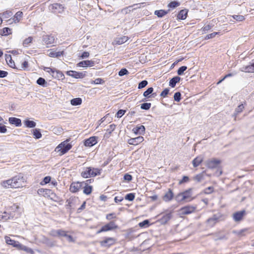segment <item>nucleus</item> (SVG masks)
Returning a JSON list of instances; mask_svg holds the SVG:
<instances>
[{
    "label": "nucleus",
    "instance_id": "43",
    "mask_svg": "<svg viewBox=\"0 0 254 254\" xmlns=\"http://www.w3.org/2000/svg\"><path fill=\"white\" fill-rule=\"evenodd\" d=\"M93 188L90 185H84L83 187V193L86 195H89L93 191Z\"/></svg>",
    "mask_w": 254,
    "mask_h": 254
},
{
    "label": "nucleus",
    "instance_id": "54",
    "mask_svg": "<svg viewBox=\"0 0 254 254\" xmlns=\"http://www.w3.org/2000/svg\"><path fill=\"white\" fill-rule=\"evenodd\" d=\"M140 108L142 110L148 111L149 110L151 106V103L144 102L140 105Z\"/></svg>",
    "mask_w": 254,
    "mask_h": 254
},
{
    "label": "nucleus",
    "instance_id": "47",
    "mask_svg": "<svg viewBox=\"0 0 254 254\" xmlns=\"http://www.w3.org/2000/svg\"><path fill=\"white\" fill-rule=\"evenodd\" d=\"M116 125L114 124H111L109 126V128L107 129V132L105 134L104 137L107 138L109 137L112 132L115 129Z\"/></svg>",
    "mask_w": 254,
    "mask_h": 254
},
{
    "label": "nucleus",
    "instance_id": "4",
    "mask_svg": "<svg viewBox=\"0 0 254 254\" xmlns=\"http://www.w3.org/2000/svg\"><path fill=\"white\" fill-rule=\"evenodd\" d=\"M173 211L168 209L165 210L163 212L161 213L158 215V217H160L157 222L160 223L161 225L166 224L172 218Z\"/></svg>",
    "mask_w": 254,
    "mask_h": 254
},
{
    "label": "nucleus",
    "instance_id": "29",
    "mask_svg": "<svg viewBox=\"0 0 254 254\" xmlns=\"http://www.w3.org/2000/svg\"><path fill=\"white\" fill-rule=\"evenodd\" d=\"M129 39V37L126 36H122L120 37H117L114 40V43L116 45H122L125 43H126Z\"/></svg>",
    "mask_w": 254,
    "mask_h": 254
},
{
    "label": "nucleus",
    "instance_id": "26",
    "mask_svg": "<svg viewBox=\"0 0 254 254\" xmlns=\"http://www.w3.org/2000/svg\"><path fill=\"white\" fill-rule=\"evenodd\" d=\"M42 41L47 45L51 44L54 43L55 37L52 35H45L42 37Z\"/></svg>",
    "mask_w": 254,
    "mask_h": 254
},
{
    "label": "nucleus",
    "instance_id": "27",
    "mask_svg": "<svg viewBox=\"0 0 254 254\" xmlns=\"http://www.w3.org/2000/svg\"><path fill=\"white\" fill-rule=\"evenodd\" d=\"M181 80L182 78L180 76L178 75L175 76L170 79L169 85L172 88H174L176 86L177 83H179Z\"/></svg>",
    "mask_w": 254,
    "mask_h": 254
},
{
    "label": "nucleus",
    "instance_id": "58",
    "mask_svg": "<svg viewBox=\"0 0 254 254\" xmlns=\"http://www.w3.org/2000/svg\"><path fill=\"white\" fill-rule=\"evenodd\" d=\"M188 67L186 65H183L180 67L177 71L178 76L183 75L184 74V72L187 69Z\"/></svg>",
    "mask_w": 254,
    "mask_h": 254
},
{
    "label": "nucleus",
    "instance_id": "28",
    "mask_svg": "<svg viewBox=\"0 0 254 254\" xmlns=\"http://www.w3.org/2000/svg\"><path fill=\"white\" fill-rule=\"evenodd\" d=\"M192 190L193 189L190 188L184 190L182 192H181V194L183 196V199H185V200H186L187 199L190 198L191 196Z\"/></svg>",
    "mask_w": 254,
    "mask_h": 254
},
{
    "label": "nucleus",
    "instance_id": "13",
    "mask_svg": "<svg viewBox=\"0 0 254 254\" xmlns=\"http://www.w3.org/2000/svg\"><path fill=\"white\" fill-rule=\"evenodd\" d=\"M50 74L54 78L59 80H63L65 78L64 73L61 70L55 67L50 69Z\"/></svg>",
    "mask_w": 254,
    "mask_h": 254
},
{
    "label": "nucleus",
    "instance_id": "62",
    "mask_svg": "<svg viewBox=\"0 0 254 254\" xmlns=\"http://www.w3.org/2000/svg\"><path fill=\"white\" fill-rule=\"evenodd\" d=\"M148 84V82L146 80H141L138 83L137 88L138 89H141L146 87Z\"/></svg>",
    "mask_w": 254,
    "mask_h": 254
},
{
    "label": "nucleus",
    "instance_id": "2",
    "mask_svg": "<svg viewBox=\"0 0 254 254\" xmlns=\"http://www.w3.org/2000/svg\"><path fill=\"white\" fill-rule=\"evenodd\" d=\"M102 171V169L101 168L87 167L84 171L81 173V176L85 179L95 177L100 175Z\"/></svg>",
    "mask_w": 254,
    "mask_h": 254
},
{
    "label": "nucleus",
    "instance_id": "16",
    "mask_svg": "<svg viewBox=\"0 0 254 254\" xmlns=\"http://www.w3.org/2000/svg\"><path fill=\"white\" fill-rule=\"evenodd\" d=\"M4 239L5 242L7 245H11L13 247L16 248L18 250H20L23 244L17 241L11 239L9 237L7 236H5Z\"/></svg>",
    "mask_w": 254,
    "mask_h": 254
},
{
    "label": "nucleus",
    "instance_id": "33",
    "mask_svg": "<svg viewBox=\"0 0 254 254\" xmlns=\"http://www.w3.org/2000/svg\"><path fill=\"white\" fill-rule=\"evenodd\" d=\"M203 161V157L201 156H198L194 158L192 161L193 167H198Z\"/></svg>",
    "mask_w": 254,
    "mask_h": 254
},
{
    "label": "nucleus",
    "instance_id": "5",
    "mask_svg": "<svg viewBox=\"0 0 254 254\" xmlns=\"http://www.w3.org/2000/svg\"><path fill=\"white\" fill-rule=\"evenodd\" d=\"M11 179L12 180V188H19L24 186L25 179L23 174L22 173L18 174Z\"/></svg>",
    "mask_w": 254,
    "mask_h": 254
},
{
    "label": "nucleus",
    "instance_id": "38",
    "mask_svg": "<svg viewBox=\"0 0 254 254\" xmlns=\"http://www.w3.org/2000/svg\"><path fill=\"white\" fill-rule=\"evenodd\" d=\"M63 232H64V230L62 229H58V230L53 229L50 232V234L51 236L54 237H61L62 236Z\"/></svg>",
    "mask_w": 254,
    "mask_h": 254
},
{
    "label": "nucleus",
    "instance_id": "22",
    "mask_svg": "<svg viewBox=\"0 0 254 254\" xmlns=\"http://www.w3.org/2000/svg\"><path fill=\"white\" fill-rule=\"evenodd\" d=\"M240 70L245 72H254V59L252 60V62L250 63L249 65L244 66L241 68Z\"/></svg>",
    "mask_w": 254,
    "mask_h": 254
},
{
    "label": "nucleus",
    "instance_id": "7",
    "mask_svg": "<svg viewBox=\"0 0 254 254\" xmlns=\"http://www.w3.org/2000/svg\"><path fill=\"white\" fill-rule=\"evenodd\" d=\"M221 163L222 161L220 159L213 158L206 160L204 162V165L208 169H213L219 168Z\"/></svg>",
    "mask_w": 254,
    "mask_h": 254
},
{
    "label": "nucleus",
    "instance_id": "55",
    "mask_svg": "<svg viewBox=\"0 0 254 254\" xmlns=\"http://www.w3.org/2000/svg\"><path fill=\"white\" fill-rule=\"evenodd\" d=\"M13 13L10 10H7L3 12L0 13V16L1 18L2 17L3 18H8L12 16Z\"/></svg>",
    "mask_w": 254,
    "mask_h": 254
},
{
    "label": "nucleus",
    "instance_id": "6",
    "mask_svg": "<svg viewBox=\"0 0 254 254\" xmlns=\"http://www.w3.org/2000/svg\"><path fill=\"white\" fill-rule=\"evenodd\" d=\"M119 228V226L117 225L115 221H110L109 222L106 223L102 226L100 229L98 230L97 234H100L102 232L112 231L115 230Z\"/></svg>",
    "mask_w": 254,
    "mask_h": 254
},
{
    "label": "nucleus",
    "instance_id": "60",
    "mask_svg": "<svg viewBox=\"0 0 254 254\" xmlns=\"http://www.w3.org/2000/svg\"><path fill=\"white\" fill-rule=\"evenodd\" d=\"M170 89L169 88H166L164 89L161 92L160 96L163 98L167 97L168 95L170 94Z\"/></svg>",
    "mask_w": 254,
    "mask_h": 254
},
{
    "label": "nucleus",
    "instance_id": "44",
    "mask_svg": "<svg viewBox=\"0 0 254 254\" xmlns=\"http://www.w3.org/2000/svg\"><path fill=\"white\" fill-rule=\"evenodd\" d=\"M70 104L73 106H76L82 104V100L80 97L74 98L70 100Z\"/></svg>",
    "mask_w": 254,
    "mask_h": 254
},
{
    "label": "nucleus",
    "instance_id": "35",
    "mask_svg": "<svg viewBox=\"0 0 254 254\" xmlns=\"http://www.w3.org/2000/svg\"><path fill=\"white\" fill-rule=\"evenodd\" d=\"M32 133L34 138L36 139H39L42 136L41 129L38 128H35L32 130Z\"/></svg>",
    "mask_w": 254,
    "mask_h": 254
},
{
    "label": "nucleus",
    "instance_id": "14",
    "mask_svg": "<svg viewBox=\"0 0 254 254\" xmlns=\"http://www.w3.org/2000/svg\"><path fill=\"white\" fill-rule=\"evenodd\" d=\"M83 187L81 182H72L69 187V191L72 193H76L78 192Z\"/></svg>",
    "mask_w": 254,
    "mask_h": 254
},
{
    "label": "nucleus",
    "instance_id": "59",
    "mask_svg": "<svg viewBox=\"0 0 254 254\" xmlns=\"http://www.w3.org/2000/svg\"><path fill=\"white\" fill-rule=\"evenodd\" d=\"M20 250L24 251L26 252L27 253L29 254H34L35 253L33 249H32L30 248H29L24 245L22 246V247L20 249Z\"/></svg>",
    "mask_w": 254,
    "mask_h": 254
},
{
    "label": "nucleus",
    "instance_id": "10",
    "mask_svg": "<svg viewBox=\"0 0 254 254\" xmlns=\"http://www.w3.org/2000/svg\"><path fill=\"white\" fill-rule=\"evenodd\" d=\"M246 215L247 212L246 210L243 209L233 213L232 214V218L235 222L239 223L243 220Z\"/></svg>",
    "mask_w": 254,
    "mask_h": 254
},
{
    "label": "nucleus",
    "instance_id": "46",
    "mask_svg": "<svg viewBox=\"0 0 254 254\" xmlns=\"http://www.w3.org/2000/svg\"><path fill=\"white\" fill-rule=\"evenodd\" d=\"M23 15V13L21 11H17L15 15L13 16V17L12 18L13 21L15 23L19 22L20 20H21V18L22 17Z\"/></svg>",
    "mask_w": 254,
    "mask_h": 254
},
{
    "label": "nucleus",
    "instance_id": "40",
    "mask_svg": "<svg viewBox=\"0 0 254 254\" xmlns=\"http://www.w3.org/2000/svg\"><path fill=\"white\" fill-rule=\"evenodd\" d=\"M36 83L43 87H47L49 85L45 79L41 77H40L37 79L36 80Z\"/></svg>",
    "mask_w": 254,
    "mask_h": 254
},
{
    "label": "nucleus",
    "instance_id": "3",
    "mask_svg": "<svg viewBox=\"0 0 254 254\" xmlns=\"http://www.w3.org/2000/svg\"><path fill=\"white\" fill-rule=\"evenodd\" d=\"M224 219V214L219 212L217 213L213 214L211 217L208 218L206 221V223L209 227H213L217 223L223 221Z\"/></svg>",
    "mask_w": 254,
    "mask_h": 254
},
{
    "label": "nucleus",
    "instance_id": "1",
    "mask_svg": "<svg viewBox=\"0 0 254 254\" xmlns=\"http://www.w3.org/2000/svg\"><path fill=\"white\" fill-rule=\"evenodd\" d=\"M71 138H68L65 140L61 142L55 148V151L59 152V155L62 156L66 153L72 147L71 142H69Z\"/></svg>",
    "mask_w": 254,
    "mask_h": 254
},
{
    "label": "nucleus",
    "instance_id": "25",
    "mask_svg": "<svg viewBox=\"0 0 254 254\" xmlns=\"http://www.w3.org/2000/svg\"><path fill=\"white\" fill-rule=\"evenodd\" d=\"M52 190L48 189L41 188L38 190L37 193L40 195L44 197H50Z\"/></svg>",
    "mask_w": 254,
    "mask_h": 254
},
{
    "label": "nucleus",
    "instance_id": "39",
    "mask_svg": "<svg viewBox=\"0 0 254 254\" xmlns=\"http://www.w3.org/2000/svg\"><path fill=\"white\" fill-rule=\"evenodd\" d=\"M181 4L180 2L178 0H173L170 1L167 5L168 7H169L168 9H170V11L171 10L174 9L180 6Z\"/></svg>",
    "mask_w": 254,
    "mask_h": 254
},
{
    "label": "nucleus",
    "instance_id": "51",
    "mask_svg": "<svg viewBox=\"0 0 254 254\" xmlns=\"http://www.w3.org/2000/svg\"><path fill=\"white\" fill-rule=\"evenodd\" d=\"M129 252L133 253V254H141L143 251H141L139 247H133L128 250Z\"/></svg>",
    "mask_w": 254,
    "mask_h": 254
},
{
    "label": "nucleus",
    "instance_id": "50",
    "mask_svg": "<svg viewBox=\"0 0 254 254\" xmlns=\"http://www.w3.org/2000/svg\"><path fill=\"white\" fill-rule=\"evenodd\" d=\"M52 177L50 176H47L45 177L40 183V185L41 186H44L49 184L51 181Z\"/></svg>",
    "mask_w": 254,
    "mask_h": 254
},
{
    "label": "nucleus",
    "instance_id": "52",
    "mask_svg": "<svg viewBox=\"0 0 254 254\" xmlns=\"http://www.w3.org/2000/svg\"><path fill=\"white\" fill-rule=\"evenodd\" d=\"M190 178L189 176L184 175L182 176V179L179 182V185H181L186 183H188L190 181Z\"/></svg>",
    "mask_w": 254,
    "mask_h": 254
},
{
    "label": "nucleus",
    "instance_id": "45",
    "mask_svg": "<svg viewBox=\"0 0 254 254\" xmlns=\"http://www.w3.org/2000/svg\"><path fill=\"white\" fill-rule=\"evenodd\" d=\"M68 232L64 230V232L62 237H65L67 241L69 243H74L75 241V239L71 235L67 234Z\"/></svg>",
    "mask_w": 254,
    "mask_h": 254
},
{
    "label": "nucleus",
    "instance_id": "15",
    "mask_svg": "<svg viewBox=\"0 0 254 254\" xmlns=\"http://www.w3.org/2000/svg\"><path fill=\"white\" fill-rule=\"evenodd\" d=\"M196 207L190 205H187L182 207L180 209V212L182 215H189L194 212Z\"/></svg>",
    "mask_w": 254,
    "mask_h": 254
},
{
    "label": "nucleus",
    "instance_id": "34",
    "mask_svg": "<svg viewBox=\"0 0 254 254\" xmlns=\"http://www.w3.org/2000/svg\"><path fill=\"white\" fill-rule=\"evenodd\" d=\"M42 242L49 247L52 248L55 246V242L46 236L43 237Z\"/></svg>",
    "mask_w": 254,
    "mask_h": 254
},
{
    "label": "nucleus",
    "instance_id": "19",
    "mask_svg": "<svg viewBox=\"0 0 254 254\" xmlns=\"http://www.w3.org/2000/svg\"><path fill=\"white\" fill-rule=\"evenodd\" d=\"M246 105V102L244 101L243 102L241 103V104H240L235 109L234 112L232 115V117L234 118V120L235 121H236L237 115L243 112Z\"/></svg>",
    "mask_w": 254,
    "mask_h": 254
},
{
    "label": "nucleus",
    "instance_id": "41",
    "mask_svg": "<svg viewBox=\"0 0 254 254\" xmlns=\"http://www.w3.org/2000/svg\"><path fill=\"white\" fill-rule=\"evenodd\" d=\"M151 225V223L149 219H145L139 222L138 224V226L141 228H146Z\"/></svg>",
    "mask_w": 254,
    "mask_h": 254
},
{
    "label": "nucleus",
    "instance_id": "31",
    "mask_svg": "<svg viewBox=\"0 0 254 254\" xmlns=\"http://www.w3.org/2000/svg\"><path fill=\"white\" fill-rule=\"evenodd\" d=\"M154 91V88L152 87H148L143 93L144 98L142 99L141 101L144 102L147 99H149L152 92Z\"/></svg>",
    "mask_w": 254,
    "mask_h": 254
},
{
    "label": "nucleus",
    "instance_id": "18",
    "mask_svg": "<svg viewBox=\"0 0 254 254\" xmlns=\"http://www.w3.org/2000/svg\"><path fill=\"white\" fill-rule=\"evenodd\" d=\"M95 64V62L93 60H83L76 64L77 67H92Z\"/></svg>",
    "mask_w": 254,
    "mask_h": 254
},
{
    "label": "nucleus",
    "instance_id": "32",
    "mask_svg": "<svg viewBox=\"0 0 254 254\" xmlns=\"http://www.w3.org/2000/svg\"><path fill=\"white\" fill-rule=\"evenodd\" d=\"M169 12L170 9H160L155 10L154 11V14L158 18H162Z\"/></svg>",
    "mask_w": 254,
    "mask_h": 254
},
{
    "label": "nucleus",
    "instance_id": "9",
    "mask_svg": "<svg viewBox=\"0 0 254 254\" xmlns=\"http://www.w3.org/2000/svg\"><path fill=\"white\" fill-rule=\"evenodd\" d=\"M116 242V239L113 237H105L99 243L101 247L108 248L114 245Z\"/></svg>",
    "mask_w": 254,
    "mask_h": 254
},
{
    "label": "nucleus",
    "instance_id": "24",
    "mask_svg": "<svg viewBox=\"0 0 254 254\" xmlns=\"http://www.w3.org/2000/svg\"><path fill=\"white\" fill-rule=\"evenodd\" d=\"M8 122L10 125H14L16 127H20L22 126L21 119L15 117H9Z\"/></svg>",
    "mask_w": 254,
    "mask_h": 254
},
{
    "label": "nucleus",
    "instance_id": "21",
    "mask_svg": "<svg viewBox=\"0 0 254 254\" xmlns=\"http://www.w3.org/2000/svg\"><path fill=\"white\" fill-rule=\"evenodd\" d=\"M175 197L174 193L171 189H169L168 191L163 196L162 199L165 202L171 201Z\"/></svg>",
    "mask_w": 254,
    "mask_h": 254
},
{
    "label": "nucleus",
    "instance_id": "17",
    "mask_svg": "<svg viewBox=\"0 0 254 254\" xmlns=\"http://www.w3.org/2000/svg\"><path fill=\"white\" fill-rule=\"evenodd\" d=\"M189 9L184 8L179 10L178 13L175 14V16L178 21L183 20L187 18L188 16Z\"/></svg>",
    "mask_w": 254,
    "mask_h": 254
},
{
    "label": "nucleus",
    "instance_id": "56",
    "mask_svg": "<svg viewBox=\"0 0 254 254\" xmlns=\"http://www.w3.org/2000/svg\"><path fill=\"white\" fill-rule=\"evenodd\" d=\"M182 94L180 91L175 93L173 96L174 101L179 102L182 100Z\"/></svg>",
    "mask_w": 254,
    "mask_h": 254
},
{
    "label": "nucleus",
    "instance_id": "36",
    "mask_svg": "<svg viewBox=\"0 0 254 254\" xmlns=\"http://www.w3.org/2000/svg\"><path fill=\"white\" fill-rule=\"evenodd\" d=\"M214 235L215 236V241L227 240L228 239L226 235L222 231H219L217 233H215Z\"/></svg>",
    "mask_w": 254,
    "mask_h": 254
},
{
    "label": "nucleus",
    "instance_id": "61",
    "mask_svg": "<svg viewBox=\"0 0 254 254\" xmlns=\"http://www.w3.org/2000/svg\"><path fill=\"white\" fill-rule=\"evenodd\" d=\"M90 54L87 51H84L80 54H79L78 58L79 59H85L89 58Z\"/></svg>",
    "mask_w": 254,
    "mask_h": 254
},
{
    "label": "nucleus",
    "instance_id": "48",
    "mask_svg": "<svg viewBox=\"0 0 254 254\" xmlns=\"http://www.w3.org/2000/svg\"><path fill=\"white\" fill-rule=\"evenodd\" d=\"M12 180L11 179L3 181L1 183V185L5 188H12Z\"/></svg>",
    "mask_w": 254,
    "mask_h": 254
},
{
    "label": "nucleus",
    "instance_id": "49",
    "mask_svg": "<svg viewBox=\"0 0 254 254\" xmlns=\"http://www.w3.org/2000/svg\"><path fill=\"white\" fill-rule=\"evenodd\" d=\"M206 173V170L203 171L201 173L196 175L193 177V179L200 182L204 179L203 174Z\"/></svg>",
    "mask_w": 254,
    "mask_h": 254
},
{
    "label": "nucleus",
    "instance_id": "11",
    "mask_svg": "<svg viewBox=\"0 0 254 254\" xmlns=\"http://www.w3.org/2000/svg\"><path fill=\"white\" fill-rule=\"evenodd\" d=\"M98 142V137L92 136L83 140V145L86 147H91L96 145Z\"/></svg>",
    "mask_w": 254,
    "mask_h": 254
},
{
    "label": "nucleus",
    "instance_id": "57",
    "mask_svg": "<svg viewBox=\"0 0 254 254\" xmlns=\"http://www.w3.org/2000/svg\"><path fill=\"white\" fill-rule=\"evenodd\" d=\"M135 196V193L130 192V193H127L125 195V199L127 200H128L129 201H132L134 199Z\"/></svg>",
    "mask_w": 254,
    "mask_h": 254
},
{
    "label": "nucleus",
    "instance_id": "23",
    "mask_svg": "<svg viewBox=\"0 0 254 254\" xmlns=\"http://www.w3.org/2000/svg\"><path fill=\"white\" fill-rule=\"evenodd\" d=\"M132 131L136 135H143L145 132V127L143 125H138L132 129Z\"/></svg>",
    "mask_w": 254,
    "mask_h": 254
},
{
    "label": "nucleus",
    "instance_id": "53",
    "mask_svg": "<svg viewBox=\"0 0 254 254\" xmlns=\"http://www.w3.org/2000/svg\"><path fill=\"white\" fill-rule=\"evenodd\" d=\"M6 63L7 64L8 66L12 68L16 69V70H19L21 69L17 67L15 65V63H14V61L12 59V58L10 59H9V60H8V62H6Z\"/></svg>",
    "mask_w": 254,
    "mask_h": 254
},
{
    "label": "nucleus",
    "instance_id": "63",
    "mask_svg": "<svg viewBox=\"0 0 254 254\" xmlns=\"http://www.w3.org/2000/svg\"><path fill=\"white\" fill-rule=\"evenodd\" d=\"M219 34H220V32H214L211 33L210 34H207V35H206L205 37H204V39L205 40H207L208 39H212V38H214L216 35H219Z\"/></svg>",
    "mask_w": 254,
    "mask_h": 254
},
{
    "label": "nucleus",
    "instance_id": "8",
    "mask_svg": "<svg viewBox=\"0 0 254 254\" xmlns=\"http://www.w3.org/2000/svg\"><path fill=\"white\" fill-rule=\"evenodd\" d=\"M65 74L75 79H83L87 75V72L86 71H77L71 70L66 71Z\"/></svg>",
    "mask_w": 254,
    "mask_h": 254
},
{
    "label": "nucleus",
    "instance_id": "37",
    "mask_svg": "<svg viewBox=\"0 0 254 254\" xmlns=\"http://www.w3.org/2000/svg\"><path fill=\"white\" fill-rule=\"evenodd\" d=\"M12 34V29L9 27H4L0 29V35L2 36H7Z\"/></svg>",
    "mask_w": 254,
    "mask_h": 254
},
{
    "label": "nucleus",
    "instance_id": "64",
    "mask_svg": "<svg viewBox=\"0 0 254 254\" xmlns=\"http://www.w3.org/2000/svg\"><path fill=\"white\" fill-rule=\"evenodd\" d=\"M33 38L32 36H29L27 38H26L23 42V45L24 47H27L33 41Z\"/></svg>",
    "mask_w": 254,
    "mask_h": 254
},
{
    "label": "nucleus",
    "instance_id": "12",
    "mask_svg": "<svg viewBox=\"0 0 254 254\" xmlns=\"http://www.w3.org/2000/svg\"><path fill=\"white\" fill-rule=\"evenodd\" d=\"M49 9L52 12L55 14L62 13L64 11L65 7L62 4L54 3L49 5Z\"/></svg>",
    "mask_w": 254,
    "mask_h": 254
},
{
    "label": "nucleus",
    "instance_id": "42",
    "mask_svg": "<svg viewBox=\"0 0 254 254\" xmlns=\"http://www.w3.org/2000/svg\"><path fill=\"white\" fill-rule=\"evenodd\" d=\"M64 51H59V52H56V51H51L48 54V56L52 58H59L61 56H63L64 55Z\"/></svg>",
    "mask_w": 254,
    "mask_h": 254
},
{
    "label": "nucleus",
    "instance_id": "20",
    "mask_svg": "<svg viewBox=\"0 0 254 254\" xmlns=\"http://www.w3.org/2000/svg\"><path fill=\"white\" fill-rule=\"evenodd\" d=\"M144 140V137L142 136H138L134 138H130L128 139L127 142L130 145H137Z\"/></svg>",
    "mask_w": 254,
    "mask_h": 254
},
{
    "label": "nucleus",
    "instance_id": "30",
    "mask_svg": "<svg viewBox=\"0 0 254 254\" xmlns=\"http://www.w3.org/2000/svg\"><path fill=\"white\" fill-rule=\"evenodd\" d=\"M23 124L25 127L28 128H34L36 126V123L30 120L28 118H26L23 121Z\"/></svg>",
    "mask_w": 254,
    "mask_h": 254
}]
</instances>
